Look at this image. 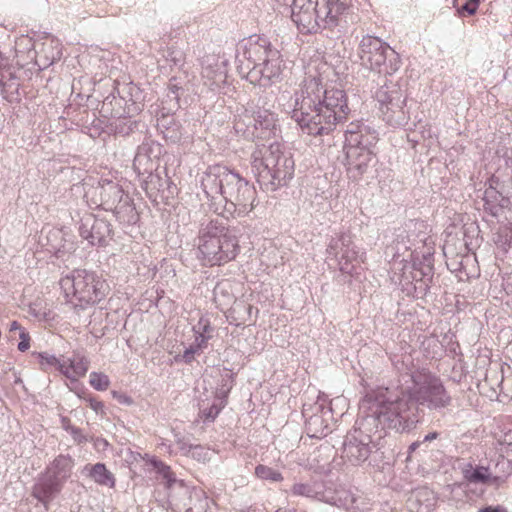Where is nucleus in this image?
Segmentation results:
<instances>
[{
  "instance_id": "nucleus-1",
  "label": "nucleus",
  "mask_w": 512,
  "mask_h": 512,
  "mask_svg": "<svg viewBox=\"0 0 512 512\" xmlns=\"http://www.w3.org/2000/svg\"><path fill=\"white\" fill-rule=\"evenodd\" d=\"M294 102L292 119L303 133L312 136L329 134L350 113L345 91L327 88L318 77L304 79Z\"/></svg>"
},
{
  "instance_id": "nucleus-2",
  "label": "nucleus",
  "mask_w": 512,
  "mask_h": 512,
  "mask_svg": "<svg viewBox=\"0 0 512 512\" xmlns=\"http://www.w3.org/2000/svg\"><path fill=\"white\" fill-rule=\"evenodd\" d=\"M412 385L402 388L398 393L388 388L371 390L374 395L382 396L381 403L389 412V417L401 421V432L414 427L417 420L418 405L431 410L446 408L451 404V397L441 380L425 371H416L410 375Z\"/></svg>"
},
{
  "instance_id": "nucleus-3",
  "label": "nucleus",
  "mask_w": 512,
  "mask_h": 512,
  "mask_svg": "<svg viewBox=\"0 0 512 512\" xmlns=\"http://www.w3.org/2000/svg\"><path fill=\"white\" fill-rule=\"evenodd\" d=\"M201 187L215 213L244 217L254 209L256 190L238 172L226 166H210L201 178Z\"/></svg>"
},
{
  "instance_id": "nucleus-4",
  "label": "nucleus",
  "mask_w": 512,
  "mask_h": 512,
  "mask_svg": "<svg viewBox=\"0 0 512 512\" xmlns=\"http://www.w3.org/2000/svg\"><path fill=\"white\" fill-rule=\"evenodd\" d=\"M385 399L368 391L360 403V417L356 421L358 427L349 432L343 445V454L354 465L365 462L371 453L372 437L385 429L401 432V421L389 417V412L381 403Z\"/></svg>"
},
{
  "instance_id": "nucleus-5",
  "label": "nucleus",
  "mask_w": 512,
  "mask_h": 512,
  "mask_svg": "<svg viewBox=\"0 0 512 512\" xmlns=\"http://www.w3.org/2000/svg\"><path fill=\"white\" fill-rule=\"evenodd\" d=\"M198 258L204 265H222L236 258L240 251L235 229L220 217L207 218L200 223Z\"/></svg>"
},
{
  "instance_id": "nucleus-6",
  "label": "nucleus",
  "mask_w": 512,
  "mask_h": 512,
  "mask_svg": "<svg viewBox=\"0 0 512 512\" xmlns=\"http://www.w3.org/2000/svg\"><path fill=\"white\" fill-rule=\"evenodd\" d=\"M251 166L257 181L265 191H276L294 175V160L277 141L258 146L251 155Z\"/></svg>"
},
{
  "instance_id": "nucleus-7",
  "label": "nucleus",
  "mask_w": 512,
  "mask_h": 512,
  "mask_svg": "<svg viewBox=\"0 0 512 512\" xmlns=\"http://www.w3.org/2000/svg\"><path fill=\"white\" fill-rule=\"evenodd\" d=\"M244 57L249 69L246 79L251 84L269 87L280 80L284 67L282 55L268 38L250 37L245 47Z\"/></svg>"
},
{
  "instance_id": "nucleus-8",
  "label": "nucleus",
  "mask_w": 512,
  "mask_h": 512,
  "mask_svg": "<svg viewBox=\"0 0 512 512\" xmlns=\"http://www.w3.org/2000/svg\"><path fill=\"white\" fill-rule=\"evenodd\" d=\"M351 0H293L291 19L301 33L332 28L350 6Z\"/></svg>"
},
{
  "instance_id": "nucleus-9",
  "label": "nucleus",
  "mask_w": 512,
  "mask_h": 512,
  "mask_svg": "<svg viewBox=\"0 0 512 512\" xmlns=\"http://www.w3.org/2000/svg\"><path fill=\"white\" fill-rule=\"evenodd\" d=\"M60 286L68 302L81 309L99 303L109 292V285L102 275L80 268L61 278Z\"/></svg>"
},
{
  "instance_id": "nucleus-10",
  "label": "nucleus",
  "mask_w": 512,
  "mask_h": 512,
  "mask_svg": "<svg viewBox=\"0 0 512 512\" xmlns=\"http://www.w3.org/2000/svg\"><path fill=\"white\" fill-rule=\"evenodd\" d=\"M358 56L363 67L385 76L394 74L401 66L399 54L382 39L372 35L362 37Z\"/></svg>"
},
{
  "instance_id": "nucleus-11",
  "label": "nucleus",
  "mask_w": 512,
  "mask_h": 512,
  "mask_svg": "<svg viewBox=\"0 0 512 512\" xmlns=\"http://www.w3.org/2000/svg\"><path fill=\"white\" fill-rule=\"evenodd\" d=\"M326 252L329 257L338 260L339 269L343 273L351 274L354 262L360 258V251L354 245L350 233H341L330 239Z\"/></svg>"
},
{
  "instance_id": "nucleus-12",
  "label": "nucleus",
  "mask_w": 512,
  "mask_h": 512,
  "mask_svg": "<svg viewBox=\"0 0 512 512\" xmlns=\"http://www.w3.org/2000/svg\"><path fill=\"white\" fill-rule=\"evenodd\" d=\"M506 164L510 169L509 180H503L501 189L498 190L494 186V184H498V177H493L483 195L484 210L493 217H497L503 208L509 206V197L512 196V159L506 160Z\"/></svg>"
},
{
  "instance_id": "nucleus-13",
  "label": "nucleus",
  "mask_w": 512,
  "mask_h": 512,
  "mask_svg": "<svg viewBox=\"0 0 512 512\" xmlns=\"http://www.w3.org/2000/svg\"><path fill=\"white\" fill-rule=\"evenodd\" d=\"M346 166L349 178L358 181L363 177L373 178L376 172L378 158L374 150H358L347 148Z\"/></svg>"
},
{
  "instance_id": "nucleus-14",
  "label": "nucleus",
  "mask_w": 512,
  "mask_h": 512,
  "mask_svg": "<svg viewBox=\"0 0 512 512\" xmlns=\"http://www.w3.org/2000/svg\"><path fill=\"white\" fill-rule=\"evenodd\" d=\"M302 414L306 419L307 435L311 438L321 439L330 432L332 410L323 403L304 405Z\"/></svg>"
},
{
  "instance_id": "nucleus-15",
  "label": "nucleus",
  "mask_w": 512,
  "mask_h": 512,
  "mask_svg": "<svg viewBox=\"0 0 512 512\" xmlns=\"http://www.w3.org/2000/svg\"><path fill=\"white\" fill-rule=\"evenodd\" d=\"M250 106L257 138L275 135L278 130L277 115L272 110L273 105L268 103L267 97H259L256 101H252Z\"/></svg>"
},
{
  "instance_id": "nucleus-16",
  "label": "nucleus",
  "mask_w": 512,
  "mask_h": 512,
  "mask_svg": "<svg viewBox=\"0 0 512 512\" xmlns=\"http://www.w3.org/2000/svg\"><path fill=\"white\" fill-rule=\"evenodd\" d=\"M79 234L92 246H106L112 237V228L107 220L89 214L81 219Z\"/></svg>"
},
{
  "instance_id": "nucleus-17",
  "label": "nucleus",
  "mask_w": 512,
  "mask_h": 512,
  "mask_svg": "<svg viewBox=\"0 0 512 512\" xmlns=\"http://www.w3.org/2000/svg\"><path fill=\"white\" fill-rule=\"evenodd\" d=\"M378 139V132L362 121L351 122L345 130L346 149L374 150Z\"/></svg>"
},
{
  "instance_id": "nucleus-18",
  "label": "nucleus",
  "mask_w": 512,
  "mask_h": 512,
  "mask_svg": "<svg viewBox=\"0 0 512 512\" xmlns=\"http://www.w3.org/2000/svg\"><path fill=\"white\" fill-rule=\"evenodd\" d=\"M63 487V483L43 472L33 485L32 495L47 507V504L60 494Z\"/></svg>"
},
{
  "instance_id": "nucleus-19",
  "label": "nucleus",
  "mask_w": 512,
  "mask_h": 512,
  "mask_svg": "<svg viewBox=\"0 0 512 512\" xmlns=\"http://www.w3.org/2000/svg\"><path fill=\"white\" fill-rule=\"evenodd\" d=\"M407 97L399 99L398 96L389 106H383L379 109L380 116L384 122L392 127H403L408 124L410 119L409 111L406 110Z\"/></svg>"
},
{
  "instance_id": "nucleus-20",
  "label": "nucleus",
  "mask_w": 512,
  "mask_h": 512,
  "mask_svg": "<svg viewBox=\"0 0 512 512\" xmlns=\"http://www.w3.org/2000/svg\"><path fill=\"white\" fill-rule=\"evenodd\" d=\"M100 206L106 210L111 211L116 209L123 198L129 197L128 193H125L121 185L111 180H103L99 187Z\"/></svg>"
},
{
  "instance_id": "nucleus-21",
  "label": "nucleus",
  "mask_w": 512,
  "mask_h": 512,
  "mask_svg": "<svg viewBox=\"0 0 512 512\" xmlns=\"http://www.w3.org/2000/svg\"><path fill=\"white\" fill-rule=\"evenodd\" d=\"M463 477L472 484H493L500 485L504 479L500 476H492L488 467L467 464L463 468Z\"/></svg>"
},
{
  "instance_id": "nucleus-22",
  "label": "nucleus",
  "mask_w": 512,
  "mask_h": 512,
  "mask_svg": "<svg viewBox=\"0 0 512 512\" xmlns=\"http://www.w3.org/2000/svg\"><path fill=\"white\" fill-rule=\"evenodd\" d=\"M74 459L70 455H58L45 469V473L65 484L71 477Z\"/></svg>"
},
{
  "instance_id": "nucleus-23",
  "label": "nucleus",
  "mask_w": 512,
  "mask_h": 512,
  "mask_svg": "<svg viewBox=\"0 0 512 512\" xmlns=\"http://www.w3.org/2000/svg\"><path fill=\"white\" fill-rule=\"evenodd\" d=\"M396 96L403 99L406 96L405 91L397 82L385 80L380 87L375 91L374 98L377 102L378 108L389 106L395 102Z\"/></svg>"
},
{
  "instance_id": "nucleus-24",
  "label": "nucleus",
  "mask_w": 512,
  "mask_h": 512,
  "mask_svg": "<svg viewBox=\"0 0 512 512\" xmlns=\"http://www.w3.org/2000/svg\"><path fill=\"white\" fill-rule=\"evenodd\" d=\"M213 296L217 307L222 311L228 309L236 301L233 285L229 280L218 282L214 287Z\"/></svg>"
},
{
  "instance_id": "nucleus-25",
  "label": "nucleus",
  "mask_w": 512,
  "mask_h": 512,
  "mask_svg": "<svg viewBox=\"0 0 512 512\" xmlns=\"http://www.w3.org/2000/svg\"><path fill=\"white\" fill-rule=\"evenodd\" d=\"M84 471L87 472L88 476L98 485L109 488H113L115 486V477L113 473L110 472L103 463H96L93 465L87 464L84 467Z\"/></svg>"
},
{
  "instance_id": "nucleus-26",
  "label": "nucleus",
  "mask_w": 512,
  "mask_h": 512,
  "mask_svg": "<svg viewBox=\"0 0 512 512\" xmlns=\"http://www.w3.org/2000/svg\"><path fill=\"white\" fill-rule=\"evenodd\" d=\"M234 130L245 139L253 140L257 138L251 106L245 109L242 114L236 116L234 120Z\"/></svg>"
},
{
  "instance_id": "nucleus-27",
  "label": "nucleus",
  "mask_w": 512,
  "mask_h": 512,
  "mask_svg": "<svg viewBox=\"0 0 512 512\" xmlns=\"http://www.w3.org/2000/svg\"><path fill=\"white\" fill-rule=\"evenodd\" d=\"M252 305L245 303L242 300L235 301L228 309H227V319L230 324L235 326H240L245 324L251 317Z\"/></svg>"
},
{
  "instance_id": "nucleus-28",
  "label": "nucleus",
  "mask_w": 512,
  "mask_h": 512,
  "mask_svg": "<svg viewBox=\"0 0 512 512\" xmlns=\"http://www.w3.org/2000/svg\"><path fill=\"white\" fill-rule=\"evenodd\" d=\"M116 219L127 225H135L139 220V214L136 211L130 197L123 198L122 202L117 205L116 209L111 210Z\"/></svg>"
},
{
  "instance_id": "nucleus-29",
  "label": "nucleus",
  "mask_w": 512,
  "mask_h": 512,
  "mask_svg": "<svg viewBox=\"0 0 512 512\" xmlns=\"http://www.w3.org/2000/svg\"><path fill=\"white\" fill-rule=\"evenodd\" d=\"M143 187L149 197H157V193L163 191L167 179H163L159 174L153 172L144 176Z\"/></svg>"
},
{
  "instance_id": "nucleus-30",
  "label": "nucleus",
  "mask_w": 512,
  "mask_h": 512,
  "mask_svg": "<svg viewBox=\"0 0 512 512\" xmlns=\"http://www.w3.org/2000/svg\"><path fill=\"white\" fill-rule=\"evenodd\" d=\"M504 378L503 371L499 367H490L487 370L482 386H489L491 390V394L489 395L490 398L495 397L498 387L501 385Z\"/></svg>"
},
{
  "instance_id": "nucleus-31",
  "label": "nucleus",
  "mask_w": 512,
  "mask_h": 512,
  "mask_svg": "<svg viewBox=\"0 0 512 512\" xmlns=\"http://www.w3.org/2000/svg\"><path fill=\"white\" fill-rule=\"evenodd\" d=\"M40 358V366L44 371H49L51 368H55L63 375H69V367H67V362H61L54 355H50L48 353L39 354Z\"/></svg>"
},
{
  "instance_id": "nucleus-32",
  "label": "nucleus",
  "mask_w": 512,
  "mask_h": 512,
  "mask_svg": "<svg viewBox=\"0 0 512 512\" xmlns=\"http://www.w3.org/2000/svg\"><path fill=\"white\" fill-rule=\"evenodd\" d=\"M133 168L138 175L145 176L155 170V161L149 156L136 153L133 160Z\"/></svg>"
},
{
  "instance_id": "nucleus-33",
  "label": "nucleus",
  "mask_w": 512,
  "mask_h": 512,
  "mask_svg": "<svg viewBox=\"0 0 512 512\" xmlns=\"http://www.w3.org/2000/svg\"><path fill=\"white\" fill-rule=\"evenodd\" d=\"M67 367H69V375L65 376L69 379L76 380L78 377H82L86 374L88 370V361L84 358L69 359Z\"/></svg>"
},
{
  "instance_id": "nucleus-34",
  "label": "nucleus",
  "mask_w": 512,
  "mask_h": 512,
  "mask_svg": "<svg viewBox=\"0 0 512 512\" xmlns=\"http://www.w3.org/2000/svg\"><path fill=\"white\" fill-rule=\"evenodd\" d=\"M203 78L207 79L205 84L209 86L211 90H215L225 82L226 75L223 71H214L211 67H205L202 71Z\"/></svg>"
},
{
  "instance_id": "nucleus-35",
  "label": "nucleus",
  "mask_w": 512,
  "mask_h": 512,
  "mask_svg": "<svg viewBox=\"0 0 512 512\" xmlns=\"http://www.w3.org/2000/svg\"><path fill=\"white\" fill-rule=\"evenodd\" d=\"M411 279L415 282L414 290L416 292L417 297H422L429 290V281L428 279H424V277L420 276V271L418 270V264L416 261L413 263V271L411 272Z\"/></svg>"
},
{
  "instance_id": "nucleus-36",
  "label": "nucleus",
  "mask_w": 512,
  "mask_h": 512,
  "mask_svg": "<svg viewBox=\"0 0 512 512\" xmlns=\"http://www.w3.org/2000/svg\"><path fill=\"white\" fill-rule=\"evenodd\" d=\"M138 123L129 117L118 118L114 123V130L116 134L127 136L137 129Z\"/></svg>"
},
{
  "instance_id": "nucleus-37",
  "label": "nucleus",
  "mask_w": 512,
  "mask_h": 512,
  "mask_svg": "<svg viewBox=\"0 0 512 512\" xmlns=\"http://www.w3.org/2000/svg\"><path fill=\"white\" fill-rule=\"evenodd\" d=\"M150 464L157 471V473L163 476V479L166 481V486L168 488L171 487L173 483H175L176 478L169 466L164 464L162 461L157 460L156 458L151 459Z\"/></svg>"
},
{
  "instance_id": "nucleus-38",
  "label": "nucleus",
  "mask_w": 512,
  "mask_h": 512,
  "mask_svg": "<svg viewBox=\"0 0 512 512\" xmlns=\"http://www.w3.org/2000/svg\"><path fill=\"white\" fill-rule=\"evenodd\" d=\"M255 475L262 480H270L273 482H280L283 480V476L279 471L261 464L256 466Z\"/></svg>"
},
{
  "instance_id": "nucleus-39",
  "label": "nucleus",
  "mask_w": 512,
  "mask_h": 512,
  "mask_svg": "<svg viewBox=\"0 0 512 512\" xmlns=\"http://www.w3.org/2000/svg\"><path fill=\"white\" fill-rule=\"evenodd\" d=\"M418 270L420 271V276L424 277V279L432 280L433 277V257L432 254L428 253L423 255V259L420 262H417Z\"/></svg>"
},
{
  "instance_id": "nucleus-40",
  "label": "nucleus",
  "mask_w": 512,
  "mask_h": 512,
  "mask_svg": "<svg viewBox=\"0 0 512 512\" xmlns=\"http://www.w3.org/2000/svg\"><path fill=\"white\" fill-rule=\"evenodd\" d=\"M90 385L98 391H105L110 384V380L107 375L98 372H91L89 375Z\"/></svg>"
},
{
  "instance_id": "nucleus-41",
  "label": "nucleus",
  "mask_w": 512,
  "mask_h": 512,
  "mask_svg": "<svg viewBox=\"0 0 512 512\" xmlns=\"http://www.w3.org/2000/svg\"><path fill=\"white\" fill-rule=\"evenodd\" d=\"M292 493L296 496H305L308 498H317L319 493L313 486L304 483H296L292 487Z\"/></svg>"
},
{
  "instance_id": "nucleus-42",
  "label": "nucleus",
  "mask_w": 512,
  "mask_h": 512,
  "mask_svg": "<svg viewBox=\"0 0 512 512\" xmlns=\"http://www.w3.org/2000/svg\"><path fill=\"white\" fill-rule=\"evenodd\" d=\"M194 334L206 335L208 337H213L214 327L211 325L210 321L206 317H201L199 321L193 326Z\"/></svg>"
},
{
  "instance_id": "nucleus-43",
  "label": "nucleus",
  "mask_w": 512,
  "mask_h": 512,
  "mask_svg": "<svg viewBox=\"0 0 512 512\" xmlns=\"http://www.w3.org/2000/svg\"><path fill=\"white\" fill-rule=\"evenodd\" d=\"M137 153L144 154L146 156H149V158H152L155 160L158 158V154L160 153V146L157 143H154L152 141H146L143 142L137 149Z\"/></svg>"
},
{
  "instance_id": "nucleus-44",
  "label": "nucleus",
  "mask_w": 512,
  "mask_h": 512,
  "mask_svg": "<svg viewBox=\"0 0 512 512\" xmlns=\"http://www.w3.org/2000/svg\"><path fill=\"white\" fill-rule=\"evenodd\" d=\"M500 396L504 399H512V375L505 377L499 385L495 397L499 399Z\"/></svg>"
},
{
  "instance_id": "nucleus-45",
  "label": "nucleus",
  "mask_w": 512,
  "mask_h": 512,
  "mask_svg": "<svg viewBox=\"0 0 512 512\" xmlns=\"http://www.w3.org/2000/svg\"><path fill=\"white\" fill-rule=\"evenodd\" d=\"M161 132L166 139L173 143L178 142L182 137L181 126L178 123H173V125L162 130Z\"/></svg>"
},
{
  "instance_id": "nucleus-46",
  "label": "nucleus",
  "mask_w": 512,
  "mask_h": 512,
  "mask_svg": "<svg viewBox=\"0 0 512 512\" xmlns=\"http://www.w3.org/2000/svg\"><path fill=\"white\" fill-rule=\"evenodd\" d=\"M187 453H189L194 459H197L198 461L208 460L209 452L201 445H190Z\"/></svg>"
},
{
  "instance_id": "nucleus-47",
  "label": "nucleus",
  "mask_w": 512,
  "mask_h": 512,
  "mask_svg": "<svg viewBox=\"0 0 512 512\" xmlns=\"http://www.w3.org/2000/svg\"><path fill=\"white\" fill-rule=\"evenodd\" d=\"M181 89H182L181 87H179L177 84L173 83L172 81H170V83L168 84L167 97H170V94H173V99H174L173 108L179 107V91Z\"/></svg>"
},
{
  "instance_id": "nucleus-48",
  "label": "nucleus",
  "mask_w": 512,
  "mask_h": 512,
  "mask_svg": "<svg viewBox=\"0 0 512 512\" xmlns=\"http://www.w3.org/2000/svg\"><path fill=\"white\" fill-rule=\"evenodd\" d=\"M176 123L173 116L162 114L160 118L157 119V127L162 131L169 126Z\"/></svg>"
},
{
  "instance_id": "nucleus-49",
  "label": "nucleus",
  "mask_w": 512,
  "mask_h": 512,
  "mask_svg": "<svg viewBox=\"0 0 512 512\" xmlns=\"http://www.w3.org/2000/svg\"><path fill=\"white\" fill-rule=\"evenodd\" d=\"M200 352L199 349L195 348V345L192 344L188 348L185 349L181 358L185 363H191L194 360V356L196 353Z\"/></svg>"
},
{
  "instance_id": "nucleus-50",
  "label": "nucleus",
  "mask_w": 512,
  "mask_h": 512,
  "mask_svg": "<svg viewBox=\"0 0 512 512\" xmlns=\"http://www.w3.org/2000/svg\"><path fill=\"white\" fill-rule=\"evenodd\" d=\"M220 412V407L213 404L209 409H202V413L206 420L213 421Z\"/></svg>"
},
{
  "instance_id": "nucleus-51",
  "label": "nucleus",
  "mask_w": 512,
  "mask_h": 512,
  "mask_svg": "<svg viewBox=\"0 0 512 512\" xmlns=\"http://www.w3.org/2000/svg\"><path fill=\"white\" fill-rule=\"evenodd\" d=\"M211 338L212 337H208L206 335L195 334V341L193 344L195 345L196 349L202 351L207 347V343Z\"/></svg>"
},
{
  "instance_id": "nucleus-52",
  "label": "nucleus",
  "mask_w": 512,
  "mask_h": 512,
  "mask_svg": "<svg viewBox=\"0 0 512 512\" xmlns=\"http://www.w3.org/2000/svg\"><path fill=\"white\" fill-rule=\"evenodd\" d=\"M20 339L21 341L18 343V350L25 352L30 347V337L28 333H26L24 330H21Z\"/></svg>"
},
{
  "instance_id": "nucleus-53",
  "label": "nucleus",
  "mask_w": 512,
  "mask_h": 512,
  "mask_svg": "<svg viewBox=\"0 0 512 512\" xmlns=\"http://www.w3.org/2000/svg\"><path fill=\"white\" fill-rule=\"evenodd\" d=\"M479 1L480 0H467L461 9L466 11L469 15H473L477 11Z\"/></svg>"
},
{
  "instance_id": "nucleus-54",
  "label": "nucleus",
  "mask_w": 512,
  "mask_h": 512,
  "mask_svg": "<svg viewBox=\"0 0 512 512\" xmlns=\"http://www.w3.org/2000/svg\"><path fill=\"white\" fill-rule=\"evenodd\" d=\"M66 430L71 433L73 439L76 442L82 443V442L86 441L85 436L82 434V431L79 428H76V427H66Z\"/></svg>"
},
{
  "instance_id": "nucleus-55",
  "label": "nucleus",
  "mask_w": 512,
  "mask_h": 512,
  "mask_svg": "<svg viewBox=\"0 0 512 512\" xmlns=\"http://www.w3.org/2000/svg\"><path fill=\"white\" fill-rule=\"evenodd\" d=\"M479 512H508L507 509L503 506H486L479 510Z\"/></svg>"
},
{
  "instance_id": "nucleus-56",
  "label": "nucleus",
  "mask_w": 512,
  "mask_h": 512,
  "mask_svg": "<svg viewBox=\"0 0 512 512\" xmlns=\"http://www.w3.org/2000/svg\"><path fill=\"white\" fill-rule=\"evenodd\" d=\"M114 397L122 404L130 405L132 400L129 396L117 392H113Z\"/></svg>"
},
{
  "instance_id": "nucleus-57",
  "label": "nucleus",
  "mask_w": 512,
  "mask_h": 512,
  "mask_svg": "<svg viewBox=\"0 0 512 512\" xmlns=\"http://www.w3.org/2000/svg\"><path fill=\"white\" fill-rule=\"evenodd\" d=\"M90 406H91V408H92L94 411H96V412H98L99 410H102V409H103V404H102V402L97 401V400H95V399H90Z\"/></svg>"
},
{
  "instance_id": "nucleus-58",
  "label": "nucleus",
  "mask_w": 512,
  "mask_h": 512,
  "mask_svg": "<svg viewBox=\"0 0 512 512\" xmlns=\"http://www.w3.org/2000/svg\"><path fill=\"white\" fill-rule=\"evenodd\" d=\"M438 437V433L437 432H430L428 433L427 435L424 436L423 440L421 441L422 443L424 442H427V441H432L434 439H436Z\"/></svg>"
},
{
  "instance_id": "nucleus-59",
  "label": "nucleus",
  "mask_w": 512,
  "mask_h": 512,
  "mask_svg": "<svg viewBox=\"0 0 512 512\" xmlns=\"http://www.w3.org/2000/svg\"><path fill=\"white\" fill-rule=\"evenodd\" d=\"M9 330L11 332L12 331H16V330H20L21 331V325L17 321H12L10 323Z\"/></svg>"
},
{
  "instance_id": "nucleus-60",
  "label": "nucleus",
  "mask_w": 512,
  "mask_h": 512,
  "mask_svg": "<svg viewBox=\"0 0 512 512\" xmlns=\"http://www.w3.org/2000/svg\"><path fill=\"white\" fill-rule=\"evenodd\" d=\"M422 444V442L420 441H416V442H413L410 446H409V450L410 451H415L420 445Z\"/></svg>"
},
{
  "instance_id": "nucleus-61",
  "label": "nucleus",
  "mask_w": 512,
  "mask_h": 512,
  "mask_svg": "<svg viewBox=\"0 0 512 512\" xmlns=\"http://www.w3.org/2000/svg\"><path fill=\"white\" fill-rule=\"evenodd\" d=\"M178 444L180 446V449L185 451V453H187V451L189 450V446L190 445H186V443H184L182 441H178Z\"/></svg>"
},
{
  "instance_id": "nucleus-62",
  "label": "nucleus",
  "mask_w": 512,
  "mask_h": 512,
  "mask_svg": "<svg viewBox=\"0 0 512 512\" xmlns=\"http://www.w3.org/2000/svg\"><path fill=\"white\" fill-rule=\"evenodd\" d=\"M171 102L173 101L174 102V99H173V94H170V97H167Z\"/></svg>"
},
{
  "instance_id": "nucleus-63",
  "label": "nucleus",
  "mask_w": 512,
  "mask_h": 512,
  "mask_svg": "<svg viewBox=\"0 0 512 512\" xmlns=\"http://www.w3.org/2000/svg\"><path fill=\"white\" fill-rule=\"evenodd\" d=\"M55 60V57H52V60L50 61V64H53Z\"/></svg>"
},
{
  "instance_id": "nucleus-64",
  "label": "nucleus",
  "mask_w": 512,
  "mask_h": 512,
  "mask_svg": "<svg viewBox=\"0 0 512 512\" xmlns=\"http://www.w3.org/2000/svg\"><path fill=\"white\" fill-rule=\"evenodd\" d=\"M55 60V57H52V60L50 61V64H53Z\"/></svg>"
}]
</instances>
